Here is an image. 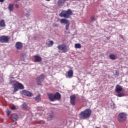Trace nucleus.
<instances>
[{
    "mask_svg": "<svg viewBox=\"0 0 128 128\" xmlns=\"http://www.w3.org/2000/svg\"><path fill=\"white\" fill-rule=\"evenodd\" d=\"M70 16H72V11L70 9L62 10L59 14V16L60 18H64L60 19V22L66 24L65 26L66 30H70V20L66 18H70Z\"/></svg>",
    "mask_w": 128,
    "mask_h": 128,
    "instance_id": "obj_1",
    "label": "nucleus"
},
{
    "mask_svg": "<svg viewBox=\"0 0 128 128\" xmlns=\"http://www.w3.org/2000/svg\"><path fill=\"white\" fill-rule=\"evenodd\" d=\"M91 115L92 110L90 108H86L80 112L79 114V118L82 120H86V118H89Z\"/></svg>",
    "mask_w": 128,
    "mask_h": 128,
    "instance_id": "obj_2",
    "label": "nucleus"
},
{
    "mask_svg": "<svg viewBox=\"0 0 128 128\" xmlns=\"http://www.w3.org/2000/svg\"><path fill=\"white\" fill-rule=\"evenodd\" d=\"M10 83L13 85L14 86V92H16L18 90H24V86L21 83L18 82V81L12 80Z\"/></svg>",
    "mask_w": 128,
    "mask_h": 128,
    "instance_id": "obj_3",
    "label": "nucleus"
},
{
    "mask_svg": "<svg viewBox=\"0 0 128 128\" xmlns=\"http://www.w3.org/2000/svg\"><path fill=\"white\" fill-rule=\"evenodd\" d=\"M128 120V114L126 112H120L118 114V120L119 122H124Z\"/></svg>",
    "mask_w": 128,
    "mask_h": 128,
    "instance_id": "obj_4",
    "label": "nucleus"
},
{
    "mask_svg": "<svg viewBox=\"0 0 128 128\" xmlns=\"http://www.w3.org/2000/svg\"><path fill=\"white\" fill-rule=\"evenodd\" d=\"M57 48L59 50H62L64 52H68L70 50V48L66 46V44H58Z\"/></svg>",
    "mask_w": 128,
    "mask_h": 128,
    "instance_id": "obj_5",
    "label": "nucleus"
},
{
    "mask_svg": "<svg viewBox=\"0 0 128 128\" xmlns=\"http://www.w3.org/2000/svg\"><path fill=\"white\" fill-rule=\"evenodd\" d=\"M10 38L6 36H0V42L2 44H8L10 42Z\"/></svg>",
    "mask_w": 128,
    "mask_h": 128,
    "instance_id": "obj_6",
    "label": "nucleus"
},
{
    "mask_svg": "<svg viewBox=\"0 0 128 128\" xmlns=\"http://www.w3.org/2000/svg\"><path fill=\"white\" fill-rule=\"evenodd\" d=\"M45 76L44 74H42L40 75L39 76L36 78V81L37 82L38 86H42V82L44 80Z\"/></svg>",
    "mask_w": 128,
    "mask_h": 128,
    "instance_id": "obj_7",
    "label": "nucleus"
},
{
    "mask_svg": "<svg viewBox=\"0 0 128 128\" xmlns=\"http://www.w3.org/2000/svg\"><path fill=\"white\" fill-rule=\"evenodd\" d=\"M76 97L75 94H72L70 96V102L73 106H76Z\"/></svg>",
    "mask_w": 128,
    "mask_h": 128,
    "instance_id": "obj_8",
    "label": "nucleus"
},
{
    "mask_svg": "<svg viewBox=\"0 0 128 128\" xmlns=\"http://www.w3.org/2000/svg\"><path fill=\"white\" fill-rule=\"evenodd\" d=\"M22 94H24V96H32V93L30 92L29 91H28L26 90H23L21 92Z\"/></svg>",
    "mask_w": 128,
    "mask_h": 128,
    "instance_id": "obj_9",
    "label": "nucleus"
},
{
    "mask_svg": "<svg viewBox=\"0 0 128 128\" xmlns=\"http://www.w3.org/2000/svg\"><path fill=\"white\" fill-rule=\"evenodd\" d=\"M66 2H68V0H58L57 4L58 6H62Z\"/></svg>",
    "mask_w": 128,
    "mask_h": 128,
    "instance_id": "obj_10",
    "label": "nucleus"
},
{
    "mask_svg": "<svg viewBox=\"0 0 128 128\" xmlns=\"http://www.w3.org/2000/svg\"><path fill=\"white\" fill-rule=\"evenodd\" d=\"M34 58L36 62H40L42 60V57H40V56L39 55L34 56Z\"/></svg>",
    "mask_w": 128,
    "mask_h": 128,
    "instance_id": "obj_11",
    "label": "nucleus"
},
{
    "mask_svg": "<svg viewBox=\"0 0 128 128\" xmlns=\"http://www.w3.org/2000/svg\"><path fill=\"white\" fill-rule=\"evenodd\" d=\"M22 43L21 42H17L16 44V50H20L22 48Z\"/></svg>",
    "mask_w": 128,
    "mask_h": 128,
    "instance_id": "obj_12",
    "label": "nucleus"
},
{
    "mask_svg": "<svg viewBox=\"0 0 128 128\" xmlns=\"http://www.w3.org/2000/svg\"><path fill=\"white\" fill-rule=\"evenodd\" d=\"M47 96H48V98L50 100V102H54V94L52 93H47Z\"/></svg>",
    "mask_w": 128,
    "mask_h": 128,
    "instance_id": "obj_13",
    "label": "nucleus"
},
{
    "mask_svg": "<svg viewBox=\"0 0 128 128\" xmlns=\"http://www.w3.org/2000/svg\"><path fill=\"white\" fill-rule=\"evenodd\" d=\"M54 102H56V100H60V98H62V96L60 95V94L58 92H56L54 96Z\"/></svg>",
    "mask_w": 128,
    "mask_h": 128,
    "instance_id": "obj_14",
    "label": "nucleus"
},
{
    "mask_svg": "<svg viewBox=\"0 0 128 128\" xmlns=\"http://www.w3.org/2000/svg\"><path fill=\"white\" fill-rule=\"evenodd\" d=\"M115 90L116 92H122V86L118 84L116 86Z\"/></svg>",
    "mask_w": 128,
    "mask_h": 128,
    "instance_id": "obj_15",
    "label": "nucleus"
},
{
    "mask_svg": "<svg viewBox=\"0 0 128 128\" xmlns=\"http://www.w3.org/2000/svg\"><path fill=\"white\" fill-rule=\"evenodd\" d=\"M109 58H110V60H116V55L114 54H110L109 55Z\"/></svg>",
    "mask_w": 128,
    "mask_h": 128,
    "instance_id": "obj_16",
    "label": "nucleus"
},
{
    "mask_svg": "<svg viewBox=\"0 0 128 128\" xmlns=\"http://www.w3.org/2000/svg\"><path fill=\"white\" fill-rule=\"evenodd\" d=\"M72 76H74V71L72 70H68V78H72Z\"/></svg>",
    "mask_w": 128,
    "mask_h": 128,
    "instance_id": "obj_17",
    "label": "nucleus"
},
{
    "mask_svg": "<svg viewBox=\"0 0 128 128\" xmlns=\"http://www.w3.org/2000/svg\"><path fill=\"white\" fill-rule=\"evenodd\" d=\"M42 96L40 94H38L37 96H36L35 98H34V100L38 102H40L42 100Z\"/></svg>",
    "mask_w": 128,
    "mask_h": 128,
    "instance_id": "obj_18",
    "label": "nucleus"
},
{
    "mask_svg": "<svg viewBox=\"0 0 128 128\" xmlns=\"http://www.w3.org/2000/svg\"><path fill=\"white\" fill-rule=\"evenodd\" d=\"M18 116L16 114H13L12 115V120L13 122H16V120H18Z\"/></svg>",
    "mask_w": 128,
    "mask_h": 128,
    "instance_id": "obj_19",
    "label": "nucleus"
},
{
    "mask_svg": "<svg viewBox=\"0 0 128 128\" xmlns=\"http://www.w3.org/2000/svg\"><path fill=\"white\" fill-rule=\"evenodd\" d=\"M8 8L10 12H12L14 10V4L10 3L8 4Z\"/></svg>",
    "mask_w": 128,
    "mask_h": 128,
    "instance_id": "obj_20",
    "label": "nucleus"
},
{
    "mask_svg": "<svg viewBox=\"0 0 128 128\" xmlns=\"http://www.w3.org/2000/svg\"><path fill=\"white\" fill-rule=\"evenodd\" d=\"M0 26L1 28H4V26H6V22H4V20H1L0 21Z\"/></svg>",
    "mask_w": 128,
    "mask_h": 128,
    "instance_id": "obj_21",
    "label": "nucleus"
},
{
    "mask_svg": "<svg viewBox=\"0 0 128 128\" xmlns=\"http://www.w3.org/2000/svg\"><path fill=\"white\" fill-rule=\"evenodd\" d=\"M46 44L48 47L52 46H54V41L49 40L48 43H47Z\"/></svg>",
    "mask_w": 128,
    "mask_h": 128,
    "instance_id": "obj_22",
    "label": "nucleus"
},
{
    "mask_svg": "<svg viewBox=\"0 0 128 128\" xmlns=\"http://www.w3.org/2000/svg\"><path fill=\"white\" fill-rule=\"evenodd\" d=\"M74 48H82V45L80 43L75 44Z\"/></svg>",
    "mask_w": 128,
    "mask_h": 128,
    "instance_id": "obj_23",
    "label": "nucleus"
},
{
    "mask_svg": "<svg viewBox=\"0 0 128 128\" xmlns=\"http://www.w3.org/2000/svg\"><path fill=\"white\" fill-rule=\"evenodd\" d=\"M22 108H23V110H28V104L26 103H24L22 104Z\"/></svg>",
    "mask_w": 128,
    "mask_h": 128,
    "instance_id": "obj_24",
    "label": "nucleus"
},
{
    "mask_svg": "<svg viewBox=\"0 0 128 128\" xmlns=\"http://www.w3.org/2000/svg\"><path fill=\"white\" fill-rule=\"evenodd\" d=\"M48 118L49 120H52V118H54V114L52 113V114H50L48 116Z\"/></svg>",
    "mask_w": 128,
    "mask_h": 128,
    "instance_id": "obj_25",
    "label": "nucleus"
},
{
    "mask_svg": "<svg viewBox=\"0 0 128 128\" xmlns=\"http://www.w3.org/2000/svg\"><path fill=\"white\" fill-rule=\"evenodd\" d=\"M117 96H118V98H122V96H124V94L120 92L118 94Z\"/></svg>",
    "mask_w": 128,
    "mask_h": 128,
    "instance_id": "obj_26",
    "label": "nucleus"
},
{
    "mask_svg": "<svg viewBox=\"0 0 128 128\" xmlns=\"http://www.w3.org/2000/svg\"><path fill=\"white\" fill-rule=\"evenodd\" d=\"M6 112V114H7L8 116H10V114H12V111H10L8 110H7Z\"/></svg>",
    "mask_w": 128,
    "mask_h": 128,
    "instance_id": "obj_27",
    "label": "nucleus"
},
{
    "mask_svg": "<svg viewBox=\"0 0 128 128\" xmlns=\"http://www.w3.org/2000/svg\"><path fill=\"white\" fill-rule=\"evenodd\" d=\"M11 110H16V106H13L11 107Z\"/></svg>",
    "mask_w": 128,
    "mask_h": 128,
    "instance_id": "obj_28",
    "label": "nucleus"
},
{
    "mask_svg": "<svg viewBox=\"0 0 128 128\" xmlns=\"http://www.w3.org/2000/svg\"><path fill=\"white\" fill-rule=\"evenodd\" d=\"M22 58H26V53L22 54Z\"/></svg>",
    "mask_w": 128,
    "mask_h": 128,
    "instance_id": "obj_29",
    "label": "nucleus"
},
{
    "mask_svg": "<svg viewBox=\"0 0 128 128\" xmlns=\"http://www.w3.org/2000/svg\"><path fill=\"white\" fill-rule=\"evenodd\" d=\"M26 16H30V12H28L25 14Z\"/></svg>",
    "mask_w": 128,
    "mask_h": 128,
    "instance_id": "obj_30",
    "label": "nucleus"
},
{
    "mask_svg": "<svg viewBox=\"0 0 128 128\" xmlns=\"http://www.w3.org/2000/svg\"><path fill=\"white\" fill-rule=\"evenodd\" d=\"M15 6L16 8H20V6H18V4H15Z\"/></svg>",
    "mask_w": 128,
    "mask_h": 128,
    "instance_id": "obj_31",
    "label": "nucleus"
},
{
    "mask_svg": "<svg viewBox=\"0 0 128 128\" xmlns=\"http://www.w3.org/2000/svg\"><path fill=\"white\" fill-rule=\"evenodd\" d=\"M94 17H92V18H91V22H94Z\"/></svg>",
    "mask_w": 128,
    "mask_h": 128,
    "instance_id": "obj_32",
    "label": "nucleus"
},
{
    "mask_svg": "<svg viewBox=\"0 0 128 128\" xmlns=\"http://www.w3.org/2000/svg\"><path fill=\"white\" fill-rule=\"evenodd\" d=\"M116 76H118V74H120V72L116 71Z\"/></svg>",
    "mask_w": 128,
    "mask_h": 128,
    "instance_id": "obj_33",
    "label": "nucleus"
},
{
    "mask_svg": "<svg viewBox=\"0 0 128 128\" xmlns=\"http://www.w3.org/2000/svg\"><path fill=\"white\" fill-rule=\"evenodd\" d=\"M4 2V0H0V2Z\"/></svg>",
    "mask_w": 128,
    "mask_h": 128,
    "instance_id": "obj_34",
    "label": "nucleus"
},
{
    "mask_svg": "<svg viewBox=\"0 0 128 128\" xmlns=\"http://www.w3.org/2000/svg\"><path fill=\"white\" fill-rule=\"evenodd\" d=\"M15 0V2H20L21 0Z\"/></svg>",
    "mask_w": 128,
    "mask_h": 128,
    "instance_id": "obj_35",
    "label": "nucleus"
},
{
    "mask_svg": "<svg viewBox=\"0 0 128 128\" xmlns=\"http://www.w3.org/2000/svg\"><path fill=\"white\" fill-rule=\"evenodd\" d=\"M41 123L45 124L46 122H44V121H42V122H41Z\"/></svg>",
    "mask_w": 128,
    "mask_h": 128,
    "instance_id": "obj_36",
    "label": "nucleus"
},
{
    "mask_svg": "<svg viewBox=\"0 0 128 128\" xmlns=\"http://www.w3.org/2000/svg\"><path fill=\"white\" fill-rule=\"evenodd\" d=\"M46 2H50V0H46Z\"/></svg>",
    "mask_w": 128,
    "mask_h": 128,
    "instance_id": "obj_37",
    "label": "nucleus"
}]
</instances>
